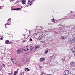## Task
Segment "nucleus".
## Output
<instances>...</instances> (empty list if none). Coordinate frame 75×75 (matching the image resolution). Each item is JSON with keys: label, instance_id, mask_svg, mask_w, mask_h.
<instances>
[{"label": "nucleus", "instance_id": "nucleus-1", "mask_svg": "<svg viewBox=\"0 0 75 75\" xmlns=\"http://www.w3.org/2000/svg\"><path fill=\"white\" fill-rule=\"evenodd\" d=\"M39 30L40 31V32H38L36 33L35 35V38L36 39L38 40H42V33H41V30L44 29V28H42V27H39Z\"/></svg>", "mask_w": 75, "mask_h": 75}, {"label": "nucleus", "instance_id": "nucleus-2", "mask_svg": "<svg viewBox=\"0 0 75 75\" xmlns=\"http://www.w3.org/2000/svg\"><path fill=\"white\" fill-rule=\"evenodd\" d=\"M73 13V11L71 12L70 14L69 13L67 15V18H66L67 19H69V18H71V19H72L73 17H75V15H74Z\"/></svg>", "mask_w": 75, "mask_h": 75}, {"label": "nucleus", "instance_id": "nucleus-3", "mask_svg": "<svg viewBox=\"0 0 75 75\" xmlns=\"http://www.w3.org/2000/svg\"><path fill=\"white\" fill-rule=\"evenodd\" d=\"M71 74V71L69 70H67L64 72V75H69Z\"/></svg>", "mask_w": 75, "mask_h": 75}, {"label": "nucleus", "instance_id": "nucleus-4", "mask_svg": "<svg viewBox=\"0 0 75 75\" xmlns=\"http://www.w3.org/2000/svg\"><path fill=\"white\" fill-rule=\"evenodd\" d=\"M70 27L69 26H65L64 28V30H65V32H68V31L69 30Z\"/></svg>", "mask_w": 75, "mask_h": 75}, {"label": "nucleus", "instance_id": "nucleus-5", "mask_svg": "<svg viewBox=\"0 0 75 75\" xmlns=\"http://www.w3.org/2000/svg\"><path fill=\"white\" fill-rule=\"evenodd\" d=\"M24 52L23 51V49H20L17 50V53L18 54H19L20 52Z\"/></svg>", "mask_w": 75, "mask_h": 75}, {"label": "nucleus", "instance_id": "nucleus-6", "mask_svg": "<svg viewBox=\"0 0 75 75\" xmlns=\"http://www.w3.org/2000/svg\"><path fill=\"white\" fill-rule=\"evenodd\" d=\"M8 21V24H7V23H6L5 24V26L6 27V25H10L11 24V19L10 18L7 21Z\"/></svg>", "mask_w": 75, "mask_h": 75}, {"label": "nucleus", "instance_id": "nucleus-7", "mask_svg": "<svg viewBox=\"0 0 75 75\" xmlns=\"http://www.w3.org/2000/svg\"><path fill=\"white\" fill-rule=\"evenodd\" d=\"M12 61L13 62L14 64H16V60L14 58H12L11 59Z\"/></svg>", "mask_w": 75, "mask_h": 75}, {"label": "nucleus", "instance_id": "nucleus-8", "mask_svg": "<svg viewBox=\"0 0 75 75\" xmlns=\"http://www.w3.org/2000/svg\"><path fill=\"white\" fill-rule=\"evenodd\" d=\"M26 51H28V49H27V46L25 47L24 48V49H23V51L24 52H25Z\"/></svg>", "mask_w": 75, "mask_h": 75}, {"label": "nucleus", "instance_id": "nucleus-9", "mask_svg": "<svg viewBox=\"0 0 75 75\" xmlns=\"http://www.w3.org/2000/svg\"><path fill=\"white\" fill-rule=\"evenodd\" d=\"M34 0H28V4H30V3H31V2H33V1H34Z\"/></svg>", "mask_w": 75, "mask_h": 75}, {"label": "nucleus", "instance_id": "nucleus-10", "mask_svg": "<svg viewBox=\"0 0 75 75\" xmlns=\"http://www.w3.org/2000/svg\"><path fill=\"white\" fill-rule=\"evenodd\" d=\"M45 59L44 58V57H42V58H40V61H44Z\"/></svg>", "mask_w": 75, "mask_h": 75}, {"label": "nucleus", "instance_id": "nucleus-11", "mask_svg": "<svg viewBox=\"0 0 75 75\" xmlns=\"http://www.w3.org/2000/svg\"><path fill=\"white\" fill-rule=\"evenodd\" d=\"M22 3L23 4H25L26 3V0H22Z\"/></svg>", "mask_w": 75, "mask_h": 75}, {"label": "nucleus", "instance_id": "nucleus-12", "mask_svg": "<svg viewBox=\"0 0 75 75\" xmlns=\"http://www.w3.org/2000/svg\"><path fill=\"white\" fill-rule=\"evenodd\" d=\"M70 42H71V43H73L74 42H75V41H74V39H71L70 40Z\"/></svg>", "mask_w": 75, "mask_h": 75}, {"label": "nucleus", "instance_id": "nucleus-13", "mask_svg": "<svg viewBox=\"0 0 75 75\" xmlns=\"http://www.w3.org/2000/svg\"><path fill=\"white\" fill-rule=\"evenodd\" d=\"M61 38L62 40H65V39L67 38V37L66 36H62Z\"/></svg>", "mask_w": 75, "mask_h": 75}, {"label": "nucleus", "instance_id": "nucleus-14", "mask_svg": "<svg viewBox=\"0 0 75 75\" xmlns=\"http://www.w3.org/2000/svg\"><path fill=\"white\" fill-rule=\"evenodd\" d=\"M27 49H28V50H31V47L30 46H27Z\"/></svg>", "mask_w": 75, "mask_h": 75}, {"label": "nucleus", "instance_id": "nucleus-15", "mask_svg": "<svg viewBox=\"0 0 75 75\" xmlns=\"http://www.w3.org/2000/svg\"><path fill=\"white\" fill-rule=\"evenodd\" d=\"M9 42H10L8 40H6L5 41V44H9Z\"/></svg>", "mask_w": 75, "mask_h": 75}, {"label": "nucleus", "instance_id": "nucleus-16", "mask_svg": "<svg viewBox=\"0 0 75 75\" xmlns=\"http://www.w3.org/2000/svg\"><path fill=\"white\" fill-rule=\"evenodd\" d=\"M40 48V45H36L35 46V50L36 48Z\"/></svg>", "mask_w": 75, "mask_h": 75}, {"label": "nucleus", "instance_id": "nucleus-17", "mask_svg": "<svg viewBox=\"0 0 75 75\" xmlns=\"http://www.w3.org/2000/svg\"><path fill=\"white\" fill-rule=\"evenodd\" d=\"M24 70L25 71H26V70L27 72H28V71H30V69H28V68H26Z\"/></svg>", "mask_w": 75, "mask_h": 75}, {"label": "nucleus", "instance_id": "nucleus-18", "mask_svg": "<svg viewBox=\"0 0 75 75\" xmlns=\"http://www.w3.org/2000/svg\"><path fill=\"white\" fill-rule=\"evenodd\" d=\"M72 65L73 67H75V63H74V62H72Z\"/></svg>", "mask_w": 75, "mask_h": 75}, {"label": "nucleus", "instance_id": "nucleus-19", "mask_svg": "<svg viewBox=\"0 0 75 75\" xmlns=\"http://www.w3.org/2000/svg\"><path fill=\"white\" fill-rule=\"evenodd\" d=\"M17 73H18V71H16L15 72L14 74V75H17Z\"/></svg>", "mask_w": 75, "mask_h": 75}, {"label": "nucleus", "instance_id": "nucleus-20", "mask_svg": "<svg viewBox=\"0 0 75 75\" xmlns=\"http://www.w3.org/2000/svg\"><path fill=\"white\" fill-rule=\"evenodd\" d=\"M48 52V50H46L45 52V54H47Z\"/></svg>", "mask_w": 75, "mask_h": 75}, {"label": "nucleus", "instance_id": "nucleus-21", "mask_svg": "<svg viewBox=\"0 0 75 75\" xmlns=\"http://www.w3.org/2000/svg\"><path fill=\"white\" fill-rule=\"evenodd\" d=\"M72 53H73V54H75V50H72Z\"/></svg>", "mask_w": 75, "mask_h": 75}, {"label": "nucleus", "instance_id": "nucleus-22", "mask_svg": "<svg viewBox=\"0 0 75 75\" xmlns=\"http://www.w3.org/2000/svg\"><path fill=\"white\" fill-rule=\"evenodd\" d=\"M40 42H42V43H44V41H40Z\"/></svg>", "mask_w": 75, "mask_h": 75}, {"label": "nucleus", "instance_id": "nucleus-23", "mask_svg": "<svg viewBox=\"0 0 75 75\" xmlns=\"http://www.w3.org/2000/svg\"><path fill=\"white\" fill-rule=\"evenodd\" d=\"M21 8H16L17 10H21Z\"/></svg>", "mask_w": 75, "mask_h": 75}, {"label": "nucleus", "instance_id": "nucleus-24", "mask_svg": "<svg viewBox=\"0 0 75 75\" xmlns=\"http://www.w3.org/2000/svg\"><path fill=\"white\" fill-rule=\"evenodd\" d=\"M29 41H33V40H32V39L30 38L29 39Z\"/></svg>", "mask_w": 75, "mask_h": 75}, {"label": "nucleus", "instance_id": "nucleus-25", "mask_svg": "<svg viewBox=\"0 0 75 75\" xmlns=\"http://www.w3.org/2000/svg\"><path fill=\"white\" fill-rule=\"evenodd\" d=\"M52 21L53 22V23H55V20H54V18L53 19Z\"/></svg>", "mask_w": 75, "mask_h": 75}, {"label": "nucleus", "instance_id": "nucleus-26", "mask_svg": "<svg viewBox=\"0 0 75 75\" xmlns=\"http://www.w3.org/2000/svg\"><path fill=\"white\" fill-rule=\"evenodd\" d=\"M3 38L2 37H1L0 38L1 40H3Z\"/></svg>", "mask_w": 75, "mask_h": 75}, {"label": "nucleus", "instance_id": "nucleus-27", "mask_svg": "<svg viewBox=\"0 0 75 75\" xmlns=\"http://www.w3.org/2000/svg\"><path fill=\"white\" fill-rule=\"evenodd\" d=\"M65 60V59L64 58H64H62V61H64Z\"/></svg>", "mask_w": 75, "mask_h": 75}, {"label": "nucleus", "instance_id": "nucleus-28", "mask_svg": "<svg viewBox=\"0 0 75 75\" xmlns=\"http://www.w3.org/2000/svg\"><path fill=\"white\" fill-rule=\"evenodd\" d=\"M13 10H17V8H14L13 9Z\"/></svg>", "mask_w": 75, "mask_h": 75}, {"label": "nucleus", "instance_id": "nucleus-29", "mask_svg": "<svg viewBox=\"0 0 75 75\" xmlns=\"http://www.w3.org/2000/svg\"><path fill=\"white\" fill-rule=\"evenodd\" d=\"M9 75H13L12 74V73H9Z\"/></svg>", "mask_w": 75, "mask_h": 75}, {"label": "nucleus", "instance_id": "nucleus-30", "mask_svg": "<svg viewBox=\"0 0 75 75\" xmlns=\"http://www.w3.org/2000/svg\"><path fill=\"white\" fill-rule=\"evenodd\" d=\"M41 75H45V74H44V73H42L41 74Z\"/></svg>", "mask_w": 75, "mask_h": 75}, {"label": "nucleus", "instance_id": "nucleus-31", "mask_svg": "<svg viewBox=\"0 0 75 75\" xmlns=\"http://www.w3.org/2000/svg\"><path fill=\"white\" fill-rule=\"evenodd\" d=\"M3 66L4 67H4H5V64H3Z\"/></svg>", "mask_w": 75, "mask_h": 75}, {"label": "nucleus", "instance_id": "nucleus-32", "mask_svg": "<svg viewBox=\"0 0 75 75\" xmlns=\"http://www.w3.org/2000/svg\"><path fill=\"white\" fill-rule=\"evenodd\" d=\"M71 54H70L68 56V57H71Z\"/></svg>", "mask_w": 75, "mask_h": 75}, {"label": "nucleus", "instance_id": "nucleus-33", "mask_svg": "<svg viewBox=\"0 0 75 75\" xmlns=\"http://www.w3.org/2000/svg\"><path fill=\"white\" fill-rule=\"evenodd\" d=\"M59 26H61V24H59Z\"/></svg>", "mask_w": 75, "mask_h": 75}, {"label": "nucleus", "instance_id": "nucleus-34", "mask_svg": "<svg viewBox=\"0 0 75 75\" xmlns=\"http://www.w3.org/2000/svg\"><path fill=\"white\" fill-rule=\"evenodd\" d=\"M20 75H24V74H20Z\"/></svg>", "mask_w": 75, "mask_h": 75}, {"label": "nucleus", "instance_id": "nucleus-35", "mask_svg": "<svg viewBox=\"0 0 75 75\" xmlns=\"http://www.w3.org/2000/svg\"><path fill=\"white\" fill-rule=\"evenodd\" d=\"M74 40L75 42V37L74 38Z\"/></svg>", "mask_w": 75, "mask_h": 75}, {"label": "nucleus", "instance_id": "nucleus-36", "mask_svg": "<svg viewBox=\"0 0 75 75\" xmlns=\"http://www.w3.org/2000/svg\"><path fill=\"white\" fill-rule=\"evenodd\" d=\"M23 36L24 37H25V34L23 35Z\"/></svg>", "mask_w": 75, "mask_h": 75}, {"label": "nucleus", "instance_id": "nucleus-37", "mask_svg": "<svg viewBox=\"0 0 75 75\" xmlns=\"http://www.w3.org/2000/svg\"><path fill=\"white\" fill-rule=\"evenodd\" d=\"M1 68H3V66H1Z\"/></svg>", "mask_w": 75, "mask_h": 75}, {"label": "nucleus", "instance_id": "nucleus-38", "mask_svg": "<svg viewBox=\"0 0 75 75\" xmlns=\"http://www.w3.org/2000/svg\"><path fill=\"white\" fill-rule=\"evenodd\" d=\"M40 67H41V68H42V67H41V66H39V68H40Z\"/></svg>", "mask_w": 75, "mask_h": 75}, {"label": "nucleus", "instance_id": "nucleus-39", "mask_svg": "<svg viewBox=\"0 0 75 75\" xmlns=\"http://www.w3.org/2000/svg\"><path fill=\"white\" fill-rule=\"evenodd\" d=\"M29 33H30V31H29Z\"/></svg>", "mask_w": 75, "mask_h": 75}, {"label": "nucleus", "instance_id": "nucleus-40", "mask_svg": "<svg viewBox=\"0 0 75 75\" xmlns=\"http://www.w3.org/2000/svg\"><path fill=\"white\" fill-rule=\"evenodd\" d=\"M11 0V1H13V0Z\"/></svg>", "mask_w": 75, "mask_h": 75}, {"label": "nucleus", "instance_id": "nucleus-41", "mask_svg": "<svg viewBox=\"0 0 75 75\" xmlns=\"http://www.w3.org/2000/svg\"><path fill=\"white\" fill-rule=\"evenodd\" d=\"M48 50H50V49H48Z\"/></svg>", "mask_w": 75, "mask_h": 75}, {"label": "nucleus", "instance_id": "nucleus-42", "mask_svg": "<svg viewBox=\"0 0 75 75\" xmlns=\"http://www.w3.org/2000/svg\"><path fill=\"white\" fill-rule=\"evenodd\" d=\"M30 5H32V4H31V3L30 4Z\"/></svg>", "mask_w": 75, "mask_h": 75}, {"label": "nucleus", "instance_id": "nucleus-43", "mask_svg": "<svg viewBox=\"0 0 75 75\" xmlns=\"http://www.w3.org/2000/svg\"><path fill=\"white\" fill-rule=\"evenodd\" d=\"M26 31H28V30H26Z\"/></svg>", "mask_w": 75, "mask_h": 75}, {"label": "nucleus", "instance_id": "nucleus-44", "mask_svg": "<svg viewBox=\"0 0 75 75\" xmlns=\"http://www.w3.org/2000/svg\"><path fill=\"white\" fill-rule=\"evenodd\" d=\"M48 75H52L51 74H48Z\"/></svg>", "mask_w": 75, "mask_h": 75}, {"label": "nucleus", "instance_id": "nucleus-45", "mask_svg": "<svg viewBox=\"0 0 75 75\" xmlns=\"http://www.w3.org/2000/svg\"><path fill=\"white\" fill-rule=\"evenodd\" d=\"M0 71H1V69H0Z\"/></svg>", "mask_w": 75, "mask_h": 75}, {"label": "nucleus", "instance_id": "nucleus-46", "mask_svg": "<svg viewBox=\"0 0 75 75\" xmlns=\"http://www.w3.org/2000/svg\"><path fill=\"white\" fill-rule=\"evenodd\" d=\"M1 9V7H0V10Z\"/></svg>", "mask_w": 75, "mask_h": 75}, {"label": "nucleus", "instance_id": "nucleus-47", "mask_svg": "<svg viewBox=\"0 0 75 75\" xmlns=\"http://www.w3.org/2000/svg\"><path fill=\"white\" fill-rule=\"evenodd\" d=\"M59 21H60V20H59Z\"/></svg>", "mask_w": 75, "mask_h": 75}, {"label": "nucleus", "instance_id": "nucleus-48", "mask_svg": "<svg viewBox=\"0 0 75 75\" xmlns=\"http://www.w3.org/2000/svg\"><path fill=\"white\" fill-rule=\"evenodd\" d=\"M28 6H27V7H28Z\"/></svg>", "mask_w": 75, "mask_h": 75}]
</instances>
